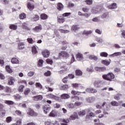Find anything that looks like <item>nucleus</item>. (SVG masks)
I'll list each match as a JSON object with an SVG mask.
<instances>
[{
  "instance_id": "a18cd8bd",
  "label": "nucleus",
  "mask_w": 125,
  "mask_h": 125,
  "mask_svg": "<svg viewBox=\"0 0 125 125\" xmlns=\"http://www.w3.org/2000/svg\"><path fill=\"white\" fill-rule=\"evenodd\" d=\"M11 122H12V117L9 116L6 118V123L7 124H9V123H11Z\"/></svg>"
},
{
  "instance_id": "7c9ffc66",
  "label": "nucleus",
  "mask_w": 125,
  "mask_h": 125,
  "mask_svg": "<svg viewBox=\"0 0 125 125\" xmlns=\"http://www.w3.org/2000/svg\"><path fill=\"white\" fill-rule=\"evenodd\" d=\"M17 28H18V26L15 24H11L9 26V28L11 29V30H13V31L17 30Z\"/></svg>"
},
{
  "instance_id": "b1692460",
  "label": "nucleus",
  "mask_w": 125,
  "mask_h": 125,
  "mask_svg": "<svg viewBox=\"0 0 125 125\" xmlns=\"http://www.w3.org/2000/svg\"><path fill=\"white\" fill-rule=\"evenodd\" d=\"M70 98V95L68 94H62L61 96V98L62 99H68Z\"/></svg>"
},
{
  "instance_id": "052dcab7",
  "label": "nucleus",
  "mask_w": 125,
  "mask_h": 125,
  "mask_svg": "<svg viewBox=\"0 0 125 125\" xmlns=\"http://www.w3.org/2000/svg\"><path fill=\"white\" fill-rule=\"evenodd\" d=\"M59 31L61 33H63L64 34L69 33V30H63V29H60Z\"/></svg>"
},
{
  "instance_id": "20e7f679",
  "label": "nucleus",
  "mask_w": 125,
  "mask_h": 125,
  "mask_svg": "<svg viewBox=\"0 0 125 125\" xmlns=\"http://www.w3.org/2000/svg\"><path fill=\"white\" fill-rule=\"evenodd\" d=\"M69 53H68L66 51H61L59 53V57H62V58H64L65 59H67V58H69Z\"/></svg>"
},
{
  "instance_id": "aec40b11",
  "label": "nucleus",
  "mask_w": 125,
  "mask_h": 125,
  "mask_svg": "<svg viewBox=\"0 0 125 125\" xmlns=\"http://www.w3.org/2000/svg\"><path fill=\"white\" fill-rule=\"evenodd\" d=\"M71 99L72 102H76V101H79L80 100V97L78 96H72Z\"/></svg>"
},
{
  "instance_id": "5fc2aeb1",
  "label": "nucleus",
  "mask_w": 125,
  "mask_h": 125,
  "mask_svg": "<svg viewBox=\"0 0 125 125\" xmlns=\"http://www.w3.org/2000/svg\"><path fill=\"white\" fill-rule=\"evenodd\" d=\"M51 75V72L50 71L48 70L46 72L44 73V76L45 77H49Z\"/></svg>"
},
{
  "instance_id": "4468645a",
  "label": "nucleus",
  "mask_w": 125,
  "mask_h": 125,
  "mask_svg": "<svg viewBox=\"0 0 125 125\" xmlns=\"http://www.w3.org/2000/svg\"><path fill=\"white\" fill-rule=\"evenodd\" d=\"M33 99L35 101H39L41 100H42V96L41 95L38 96H34L33 97Z\"/></svg>"
},
{
  "instance_id": "4be33fe9",
  "label": "nucleus",
  "mask_w": 125,
  "mask_h": 125,
  "mask_svg": "<svg viewBox=\"0 0 125 125\" xmlns=\"http://www.w3.org/2000/svg\"><path fill=\"white\" fill-rule=\"evenodd\" d=\"M21 28L24 30H26V31H30V28L28 27L27 23H26L25 22L22 23Z\"/></svg>"
},
{
  "instance_id": "09e8293b",
  "label": "nucleus",
  "mask_w": 125,
  "mask_h": 125,
  "mask_svg": "<svg viewBox=\"0 0 125 125\" xmlns=\"http://www.w3.org/2000/svg\"><path fill=\"white\" fill-rule=\"evenodd\" d=\"M16 115L19 116L20 117H22V112L20 110H16L15 111Z\"/></svg>"
},
{
  "instance_id": "2eb2a0df",
  "label": "nucleus",
  "mask_w": 125,
  "mask_h": 125,
  "mask_svg": "<svg viewBox=\"0 0 125 125\" xmlns=\"http://www.w3.org/2000/svg\"><path fill=\"white\" fill-rule=\"evenodd\" d=\"M39 20H40V16L38 15H34L33 17L31 18V21L33 22L39 21Z\"/></svg>"
},
{
  "instance_id": "680f3d73",
  "label": "nucleus",
  "mask_w": 125,
  "mask_h": 125,
  "mask_svg": "<svg viewBox=\"0 0 125 125\" xmlns=\"http://www.w3.org/2000/svg\"><path fill=\"white\" fill-rule=\"evenodd\" d=\"M0 80H5V76L1 72H0Z\"/></svg>"
},
{
  "instance_id": "f03ea898",
  "label": "nucleus",
  "mask_w": 125,
  "mask_h": 125,
  "mask_svg": "<svg viewBox=\"0 0 125 125\" xmlns=\"http://www.w3.org/2000/svg\"><path fill=\"white\" fill-rule=\"evenodd\" d=\"M103 79L108 82H112L115 79V75L112 72H109L107 74L103 75Z\"/></svg>"
},
{
  "instance_id": "58836bf2",
  "label": "nucleus",
  "mask_w": 125,
  "mask_h": 125,
  "mask_svg": "<svg viewBox=\"0 0 125 125\" xmlns=\"http://www.w3.org/2000/svg\"><path fill=\"white\" fill-rule=\"evenodd\" d=\"M5 104H7V105H14V102L12 101L6 100L5 101Z\"/></svg>"
},
{
  "instance_id": "6e6d98bb",
  "label": "nucleus",
  "mask_w": 125,
  "mask_h": 125,
  "mask_svg": "<svg viewBox=\"0 0 125 125\" xmlns=\"http://www.w3.org/2000/svg\"><path fill=\"white\" fill-rule=\"evenodd\" d=\"M46 62L48 64H50L51 65L53 63V61L50 59H47L46 60Z\"/></svg>"
},
{
  "instance_id": "8fccbe9b",
  "label": "nucleus",
  "mask_w": 125,
  "mask_h": 125,
  "mask_svg": "<svg viewBox=\"0 0 125 125\" xmlns=\"http://www.w3.org/2000/svg\"><path fill=\"white\" fill-rule=\"evenodd\" d=\"M68 88H69V86L67 84H64L61 86V89L62 90H66L68 89Z\"/></svg>"
},
{
  "instance_id": "ddd939ff",
  "label": "nucleus",
  "mask_w": 125,
  "mask_h": 125,
  "mask_svg": "<svg viewBox=\"0 0 125 125\" xmlns=\"http://www.w3.org/2000/svg\"><path fill=\"white\" fill-rule=\"evenodd\" d=\"M76 58L77 60L81 61V60H83V54H81V53H78L76 55Z\"/></svg>"
},
{
  "instance_id": "79ce46f5",
  "label": "nucleus",
  "mask_w": 125,
  "mask_h": 125,
  "mask_svg": "<svg viewBox=\"0 0 125 125\" xmlns=\"http://www.w3.org/2000/svg\"><path fill=\"white\" fill-rule=\"evenodd\" d=\"M24 87L25 86L24 85H21L18 88L19 92H23V89H24Z\"/></svg>"
},
{
  "instance_id": "338daca9",
  "label": "nucleus",
  "mask_w": 125,
  "mask_h": 125,
  "mask_svg": "<svg viewBox=\"0 0 125 125\" xmlns=\"http://www.w3.org/2000/svg\"><path fill=\"white\" fill-rule=\"evenodd\" d=\"M95 33L98 34V35H101V34H102V31L100 29H97L95 30Z\"/></svg>"
},
{
  "instance_id": "603ef678",
  "label": "nucleus",
  "mask_w": 125,
  "mask_h": 125,
  "mask_svg": "<svg viewBox=\"0 0 125 125\" xmlns=\"http://www.w3.org/2000/svg\"><path fill=\"white\" fill-rule=\"evenodd\" d=\"M18 83H23L24 84H25L26 85H27V81H26L25 80H19L18 82Z\"/></svg>"
},
{
  "instance_id": "1a4fd4ad",
  "label": "nucleus",
  "mask_w": 125,
  "mask_h": 125,
  "mask_svg": "<svg viewBox=\"0 0 125 125\" xmlns=\"http://www.w3.org/2000/svg\"><path fill=\"white\" fill-rule=\"evenodd\" d=\"M8 85H13L14 84V82H15V79L13 77H9L8 78Z\"/></svg>"
},
{
  "instance_id": "a211bd4d",
  "label": "nucleus",
  "mask_w": 125,
  "mask_h": 125,
  "mask_svg": "<svg viewBox=\"0 0 125 125\" xmlns=\"http://www.w3.org/2000/svg\"><path fill=\"white\" fill-rule=\"evenodd\" d=\"M40 18L42 20H46V19L48 18V16H47V15L46 14L42 13L40 15Z\"/></svg>"
},
{
  "instance_id": "412c9836",
  "label": "nucleus",
  "mask_w": 125,
  "mask_h": 125,
  "mask_svg": "<svg viewBox=\"0 0 125 125\" xmlns=\"http://www.w3.org/2000/svg\"><path fill=\"white\" fill-rule=\"evenodd\" d=\"M57 115V112L56 110H52L49 114V117H51L52 118H54V117H56Z\"/></svg>"
},
{
  "instance_id": "423d86ee",
  "label": "nucleus",
  "mask_w": 125,
  "mask_h": 125,
  "mask_svg": "<svg viewBox=\"0 0 125 125\" xmlns=\"http://www.w3.org/2000/svg\"><path fill=\"white\" fill-rule=\"evenodd\" d=\"M42 54L44 58H48L49 55H50V52L48 50H44L42 52Z\"/></svg>"
},
{
  "instance_id": "a878e982",
  "label": "nucleus",
  "mask_w": 125,
  "mask_h": 125,
  "mask_svg": "<svg viewBox=\"0 0 125 125\" xmlns=\"http://www.w3.org/2000/svg\"><path fill=\"white\" fill-rule=\"evenodd\" d=\"M89 59L91 60H95V61H97L98 60V57L95 55H90L89 56Z\"/></svg>"
},
{
  "instance_id": "c03bdc74",
  "label": "nucleus",
  "mask_w": 125,
  "mask_h": 125,
  "mask_svg": "<svg viewBox=\"0 0 125 125\" xmlns=\"http://www.w3.org/2000/svg\"><path fill=\"white\" fill-rule=\"evenodd\" d=\"M78 115L79 116H80V117H83V116L85 115V110H82L81 111H80L78 113Z\"/></svg>"
},
{
  "instance_id": "bb28decb",
  "label": "nucleus",
  "mask_w": 125,
  "mask_h": 125,
  "mask_svg": "<svg viewBox=\"0 0 125 125\" xmlns=\"http://www.w3.org/2000/svg\"><path fill=\"white\" fill-rule=\"evenodd\" d=\"M102 64H103V65H105V66H109V64H110L111 62L105 60H102L101 62Z\"/></svg>"
},
{
  "instance_id": "37998d69",
  "label": "nucleus",
  "mask_w": 125,
  "mask_h": 125,
  "mask_svg": "<svg viewBox=\"0 0 125 125\" xmlns=\"http://www.w3.org/2000/svg\"><path fill=\"white\" fill-rule=\"evenodd\" d=\"M110 104L111 106H119V103L116 102V101H112L110 102Z\"/></svg>"
},
{
  "instance_id": "9b49d317",
  "label": "nucleus",
  "mask_w": 125,
  "mask_h": 125,
  "mask_svg": "<svg viewBox=\"0 0 125 125\" xmlns=\"http://www.w3.org/2000/svg\"><path fill=\"white\" fill-rule=\"evenodd\" d=\"M25 48V43L23 42L18 43V49L19 50H22Z\"/></svg>"
},
{
  "instance_id": "864d4df0",
  "label": "nucleus",
  "mask_w": 125,
  "mask_h": 125,
  "mask_svg": "<svg viewBox=\"0 0 125 125\" xmlns=\"http://www.w3.org/2000/svg\"><path fill=\"white\" fill-rule=\"evenodd\" d=\"M35 85L36 87H39L40 89H42V85L40 83H36Z\"/></svg>"
},
{
  "instance_id": "de8ad7c7",
  "label": "nucleus",
  "mask_w": 125,
  "mask_h": 125,
  "mask_svg": "<svg viewBox=\"0 0 125 125\" xmlns=\"http://www.w3.org/2000/svg\"><path fill=\"white\" fill-rule=\"evenodd\" d=\"M100 56L101 57H107L108 56V53L105 52H102L100 53Z\"/></svg>"
},
{
  "instance_id": "7ed1b4c3",
  "label": "nucleus",
  "mask_w": 125,
  "mask_h": 125,
  "mask_svg": "<svg viewBox=\"0 0 125 125\" xmlns=\"http://www.w3.org/2000/svg\"><path fill=\"white\" fill-rule=\"evenodd\" d=\"M27 115L28 116H30V117H38V113L36 112L34 109L28 108V111L27 112Z\"/></svg>"
},
{
  "instance_id": "2f4dec72",
  "label": "nucleus",
  "mask_w": 125,
  "mask_h": 125,
  "mask_svg": "<svg viewBox=\"0 0 125 125\" xmlns=\"http://www.w3.org/2000/svg\"><path fill=\"white\" fill-rule=\"evenodd\" d=\"M4 105H3V104H0V111L1 112H2V115H4L5 114V110L4 109Z\"/></svg>"
},
{
  "instance_id": "473e14b6",
  "label": "nucleus",
  "mask_w": 125,
  "mask_h": 125,
  "mask_svg": "<svg viewBox=\"0 0 125 125\" xmlns=\"http://www.w3.org/2000/svg\"><path fill=\"white\" fill-rule=\"evenodd\" d=\"M37 65L38 67H42L43 65V60L42 59H40L38 61Z\"/></svg>"
},
{
  "instance_id": "393cba45",
  "label": "nucleus",
  "mask_w": 125,
  "mask_h": 125,
  "mask_svg": "<svg viewBox=\"0 0 125 125\" xmlns=\"http://www.w3.org/2000/svg\"><path fill=\"white\" fill-rule=\"evenodd\" d=\"M80 29L78 25H73L71 27V31H74L76 32V31H78Z\"/></svg>"
},
{
  "instance_id": "0e129e2a",
  "label": "nucleus",
  "mask_w": 125,
  "mask_h": 125,
  "mask_svg": "<svg viewBox=\"0 0 125 125\" xmlns=\"http://www.w3.org/2000/svg\"><path fill=\"white\" fill-rule=\"evenodd\" d=\"M82 102H76L74 104L75 106H81V104H82Z\"/></svg>"
},
{
  "instance_id": "c9c22d12",
  "label": "nucleus",
  "mask_w": 125,
  "mask_h": 125,
  "mask_svg": "<svg viewBox=\"0 0 125 125\" xmlns=\"http://www.w3.org/2000/svg\"><path fill=\"white\" fill-rule=\"evenodd\" d=\"M91 34H92V31L91 30H89V31L84 30L83 33V35H85L86 36H88V35H91Z\"/></svg>"
},
{
  "instance_id": "c85d7f7f",
  "label": "nucleus",
  "mask_w": 125,
  "mask_h": 125,
  "mask_svg": "<svg viewBox=\"0 0 125 125\" xmlns=\"http://www.w3.org/2000/svg\"><path fill=\"white\" fill-rule=\"evenodd\" d=\"M75 75L76 76H78L79 77H81V76L83 75V72L80 69H77L75 71Z\"/></svg>"
},
{
  "instance_id": "69168bd1",
  "label": "nucleus",
  "mask_w": 125,
  "mask_h": 125,
  "mask_svg": "<svg viewBox=\"0 0 125 125\" xmlns=\"http://www.w3.org/2000/svg\"><path fill=\"white\" fill-rule=\"evenodd\" d=\"M67 6L69 8L74 7V6H75V4H74V3H69L67 4Z\"/></svg>"
},
{
  "instance_id": "5701e85b",
  "label": "nucleus",
  "mask_w": 125,
  "mask_h": 125,
  "mask_svg": "<svg viewBox=\"0 0 125 125\" xmlns=\"http://www.w3.org/2000/svg\"><path fill=\"white\" fill-rule=\"evenodd\" d=\"M100 83H101V81H96L94 82L93 84L95 87L97 88V87H100Z\"/></svg>"
},
{
  "instance_id": "39448f33",
  "label": "nucleus",
  "mask_w": 125,
  "mask_h": 125,
  "mask_svg": "<svg viewBox=\"0 0 125 125\" xmlns=\"http://www.w3.org/2000/svg\"><path fill=\"white\" fill-rule=\"evenodd\" d=\"M42 110L44 114H47L50 111L51 108L49 106V105H44L42 106Z\"/></svg>"
},
{
  "instance_id": "f257e3e1",
  "label": "nucleus",
  "mask_w": 125,
  "mask_h": 125,
  "mask_svg": "<svg viewBox=\"0 0 125 125\" xmlns=\"http://www.w3.org/2000/svg\"><path fill=\"white\" fill-rule=\"evenodd\" d=\"M71 15V13H64L62 15H60L57 17V21L58 23L60 24H62L65 22V18L64 17H68V16H70Z\"/></svg>"
},
{
  "instance_id": "cd10ccee",
  "label": "nucleus",
  "mask_w": 125,
  "mask_h": 125,
  "mask_svg": "<svg viewBox=\"0 0 125 125\" xmlns=\"http://www.w3.org/2000/svg\"><path fill=\"white\" fill-rule=\"evenodd\" d=\"M71 93L72 94V95L76 96V95H81V93H82V92L72 90Z\"/></svg>"
},
{
  "instance_id": "72a5a7b5",
  "label": "nucleus",
  "mask_w": 125,
  "mask_h": 125,
  "mask_svg": "<svg viewBox=\"0 0 125 125\" xmlns=\"http://www.w3.org/2000/svg\"><path fill=\"white\" fill-rule=\"evenodd\" d=\"M30 92H31V89L29 88H25L23 91L24 95H28Z\"/></svg>"
},
{
  "instance_id": "f8f14e48",
  "label": "nucleus",
  "mask_w": 125,
  "mask_h": 125,
  "mask_svg": "<svg viewBox=\"0 0 125 125\" xmlns=\"http://www.w3.org/2000/svg\"><path fill=\"white\" fill-rule=\"evenodd\" d=\"M75 119H79V116H78V113H77V112H74V114L69 117V120L70 121H74Z\"/></svg>"
},
{
  "instance_id": "9d476101",
  "label": "nucleus",
  "mask_w": 125,
  "mask_h": 125,
  "mask_svg": "<svg viewBox=\"0 0 125 125\" xmlns=\"http://www.w3.org/2000/svg\"><path fill=\"white\" fill-rule=\"evenodd\" d=\"M85 90L88 93H96L97 92V90L93 88H87Z\"/></svg>"
},
{
  "instance_id": "dca6fc26",
  "label": "nucleus",
  "mask_w": 125,
  "mask_h": 125,
  "mask_svg": "<svg viewBox=\"0 0 125 125\" xmlns=\"http://www.w3.org/2000/svg\"><path fill=\"white\" fill-rule=\"evenodd\" d=\"M107 8L108 9H115V8H117V3H113L112 4L108 5Z\"/></svg>"
},
{
  "instance_id": "13d9d810",
  "label": "nucleus",
  "mask_w": 125,
  "mask_h": 125,
  "mask_svg": "<svg viewBox=\"0 0 125 125\" xmlns=\"http://www.w3.org/2000/svg\"><path fill=\"white\" fill-rule=\"evenodd\" d=\"M108 16H109V14L108 13V12L104 13L102 16V18H106V17H108Z\"/></svg>"
},
{
  "instance_id": "774afa93",
  "label": "nucleus",
  "mask_w": 125,
  "mask_h": 125,
  "mask_svg": "<svg viewBox=\"0 0 125 125\" xmlns=\"http://www.w3.org/2000/svg\"><path fill=\"white\" fill-rule=\"evenodd\" d=\"M105 71H106V67H100V72H104Z\"/></svg>"
},
{
  "instance_id": "49530a36",
  "label": "nucleus",
  "mask_w": 125,
  "mask_h": 125,
  "mask_svg": "<svg viewBox=\"0 0 125 125\" xmlns=\"http://www.w3.org/2000/svg\"><path fill=\"white\" fill-rule=\"evenodd\" d=\"M4 91L5 92H7V93L9 92H11V88L8 86H6L4 87Z\"/></svg>"
},
{
  "instance_id": "bf43d9fd",
  "label": "nucleus",
  "mask_w": 125,
  "mask_h": 125,
  "mask_svg": "<svg viewBox=\"0 0 125 125\" xmlns=\"http://www.w3.org/2000/svg\"><path fill=\"white\" fill-rule=\"evenodd\" d=\"M34 74L35 72L34 71H30L29 72H28L27 76L28 77H33Z\"/></svg>"
},
{
  "instance_id": "4c0bfd02",
  "label": "nucleus",
  "mask_w": 125,
  "mask_h": 125,
  "mask_svg": "<svg viewBox=\"0 0 125 125\" xmlns=\"http://www.w3.org/2000/svg\"><path fill=\"white\" fill-rule=\"evenodd\" d=\"M26 17V14L22 13L19 15V18L21 20L25 19Z\"/></svg>"
},
{
  "instance_id": "6e6552de",
  "label": "nucleus",
  "mask_w": 125,
  "mask_h": 125,
  "mask_svg": "<svg viewBox=\"0 0 125 125\" xmlns=\"http://www.w3.org/2000/svg\"><path fill=\"white\" fill-rule=\"evenodd\" d=\"M72 87L75 88V89H83V86L80 83H72Z\"/></svg>"
},
{
  "instance_id": "c756f323",
  "label": "nucleus",
  "mask_w": 125,
  "mask_h": 125,
  "mask_svg": "<svg viewBox=\"0 0 125 125\" xmlns=\"http://www.w3.org/2000/svg\"><path fill=\"white\" fill-rule=\"evenodd\" d=\"M6 71L9 74H11V73H13V71L11 68H10V66L9 65H7L5 67Z\"/></svg>"
},
{
  "instance_id": "f3484780",
  "label": "nucleus",
  "mask_w": 125,
  "mask_h": 125,
  "mask_svg": "<svg viewBox=\"0 0 125 125\" xmlns=\"http://www.w3.org/2000/svg\"><path fill=\"white\" fill-rule=\"evenodd\" d=\"M27 8L30 10V11H32L35 8V5L33 4H31V3L28 2L27 5Z\"/></svg>"
},
{
  "instance_id": "4d7b16f0",
  "label": "nucleus",
  "mask_w": 125,
  "mask_h": 125,
  "mask_svg": "<svg viewBox=\"0 0 125 125\" xmlns=\"http://www.w3.org/2000/svg\"><path fill=\"white\" fill-rule=\"evenodd\" d=\"M68 76H66L62 79V82L63 83H68Z\"/></svg>"
},
{
  "instance_id": "ea45409f",
  "label": "nucleus",
  "mask_w": 125,
  "mask_h": 125,
  "mask_svg": "<svg viewBox=\"0 0 125 125\" xmlns=\"http://www.w3.org/2000/svg\"><path fill=\"white\" fill-rule=\"evenodd\" d=\"M32 52L33 54H37V53H38V51L37 50V48L35 46L32 47Z\"/></svg>"
},
{
  "instance_id": "e433bc0d",
  "label": "nucleus",
  "mask_w": 125,
  "mask_h": 125,
  "mask_svg": "<svg viewBox=\"0 0 125 125\" xmlns=\"http://www.w3.org/2000/svg\"><path fill=\"white\" fill-rule=\"evenodd\" d=\"M57 9H58V10H59L60 11L62 10V9L63 8V4L61 3H59L57 4Z\"/></svg>"
},
{
  "instance_id": "f704fd0d",
  "label": "nucleus",
  "mask_w": 125,
  "mask_h": 125,
  "mask_svg": "<svg viewBox=\"0 0 125 125\" xmlns=\"http://www.w3.org/2000/svg\"><path fill=\"white\" fill-rule=\"evenodd\" d=\"M42 25L39 24L38 26H36L34 28V30H35L36 32H38L39 31H41V30H42Z\"/></svg>"
},
{
  "instance_id": "a19ab883",
  "label": "nucleus",
  "mask_w": 125,
  "mask_h": 125,
  "mask_svg": "<svg viewBox=\"0 0 125 125\" xmlns=\"http://www.w3.org/2000/svg\"><path fill=\"white\" fill-rule=\"evenodd\" d=\"M13 97L14 99H15V100H20V99H21V98H22V97L19 94H16L15 95H14Z\"/></svg>"
},
{
  "instance_id": "0eeeda50",
  "label": "nucleus",
  "mask_w": 125,
  "mask_h": 125,
  "mask_svg": "<svg viewBox=\"0 0 125 125\" xmlns=\"http://www.w3.org/2000/svg\"><path fill=\"white\" fill-rule=\"evenodd\" d=\"M47 96L49 98H50L51 99H53V100H56L57 101H58V100H59L60 98L59 97L56 95H53L51 93L48 94V95H47Z\"/></svg>"
},
{
  "instance_id": "e2e57ef3",
  "label": "nucleus",
  "mask_w": 125,
  "mask_h": 125,
  "mask_svg": "<svg viewBox=\"0 0 125 125\" xmlns=\"http://www.w3.org/2000/svg\"><path fill=\"white\" fill-rule=\"evenodd\" d=\"M85 2L87 4H88V5H90L92 3L93 1L92 0H85Z\"/></svg>"
},
{
  "instance_id": "6ab92c4d",
  "label": "nucleus",
  "mask_w": 125,
  "mask_h": 125,
  "mask_svg": "<svg viewBox=\"0 0 125 125\" xmlns=\"http://www.w3.org/2000/svg\"><path fill=\"white\" fill-rule=\"evenodd\" d=\"M12 64H19V60L16 58H13L11 60Z\"/></svg>"
},
{
  "instance_id": "3c124183",
  "label": "nucleus",
  "mask_w": 125,
  "mask_h": 125,
  "mask_svg": "<svg viewBox=\"0 0 125 125\" xmlns=\"http://www.w3.org/2000/svg\"><path fill=\"white\" fill-rule=\"evenodd\" d=\"M27 41L30 44H33V43H34V42H35L34 41L33 39H32L31 38H27Z\"/></svg>"
}]
</instances>
